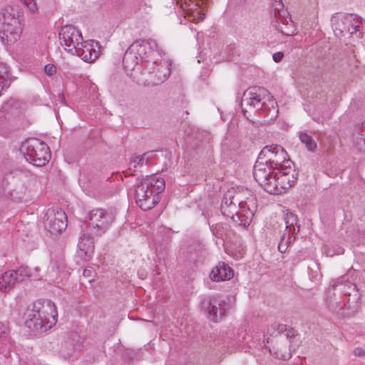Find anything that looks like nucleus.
Wrapping results in <instances>:
<instances>
[{
  "mask_svg": "<svg viewBox=\"0 0 365 365\" xmlns=\"http://www.w3.org/2000/svg\"><path fill=\"white\" fill-rule=\"evenodd\" d=\"M37 272L38 268H35V273H31L27 267H24V277H27L30 280H36L39 279V275Z\"/></svg>",
  "mask_w": 365,
  "mask_h": 365,
  "instance_id": "7c9ffc66",
  "label": "nucleus"
},
{
  "mask_svg": "<svg viewBox=\"0 0 365 365\" xmlns=\"http://www.w3.org/2000/svg\"><path fill=\"white\" fill-rule=\"evenodd\" d=\"M276 170L264 160L257 159L254 165L253 175L258 184L267 192V186L271 185Z\"/></svg>",
  "mask_w": 365,
  "mask_h": 365,
  "instance_id": "f3484780",
  "label": "nucleus"
},
{
  "mask_svg": "<svg viewBox=\"0 0 365 365\" xmlns=\"http://www.w3.org/2000/svg\"><path fill=\"white\" fill-rule=\"evenodd\" d=\"M3 109L9 116L19 117L21 115V103L19 101L11 99L4 104Z\"/></svg>",
  "mask_w": 365,
  "mask_h": 365,
  "instance_id": "5701e85b",
  "label": "nucleus"
},
{
  "mask_svg": "<svg viewBox=\"0 0 365 365\" xmlns=\"http://www.w3.org/2000/svg\"><path fill=\"white\" fill-rule=\"evenodd\" d=\"M247 129L250 135H261L262 130L265 129V123L250 121L247 125Z\"/></svg>",
  "mask_w": 365,
  "mask_h": 365,
  "instance_id": "bb28decb",
  "label": "nucleus"
},
{
  "mask_svg": "<svg viewBox=\"0 0 365 365\" xmlns=\"http://www.w3.org/2000/svg\"><path fill=\"white\" fill-rule=\"evenodd\" d=\"M284 56L283 53L282 52H277L273 54L272 58L276 62L278 63L282 61V58Z\"/></svg>",
  "mask_w": 365,
  "mask_h": 365,
  "instance_id": "f704fd0d",
  "label": "nucleus"
},
{
  "mask_svg": "<svg viewBox=\"0 0 365 365\" xmlns=\"http://www.w3.org/2000/svg\"><path fill=\"white\" fill-rule=\"evenodd\" d=\"M38 241V227L37 216L31 213L29 220H24V245L32 250L37 247Z\"/></svg>",
  "mask_w": 365,
  "mask_h": 365,
  "instance_id": "6ab92c4d",
  "label": "nucleus"
},
{
  "mask_svg": "<svg viewBox=\"0 0 365 365\" xmlns=\"http://www.w3.org/2000/svg\"><path fill=\"white\" fill-rule=\"evenodd\" d=\"M234 276L233 270L225 262H220L212 269L210 274V279L214 282L229 280Z\"/></svg>",
  "mask_w": 365,
  "mask_h": 365,
  "instance_id": "aec40b11",
  "label": "nucleus"
},
{
  "mask_svg": "<svg viewBox=\"0 0 365 365\" xmlns=\"http://www.w3.org/2000/svg\"><path fill=\"white\" fill-rule=\"evenodd\" d=\"M354 354L357 356H361L365 354V351L360 347H357L354 350Z\"/></svg>",
  "mask_w": 365,
  "mask_h": 365,
  "instance_id": "e433bc0d",
  "label": "nucleus"
},
{
  "mask_svg": "<svg viewBox=\"0 0 365 365\" xmlns=\"http://www.w3.org/2000/svg\"><path fill=\"white\" fill-rule=\"evenodd\" d=\"M278 30L284 35L292 36L295 34V28L294 22L289 19V20L284 19L282 21V26Z\"/></svg>",
  "mask_w": 365,
  "mask_h": 365,
  "instance_id": "cd10ccee",
  "label": "nucleus"
},
{
  "mask_svg": "<svg viewBox=\"0 0 365 365\" xmlns=\"http://www.w3.org/2000/svg\"><path fill=\"white\" fill-rule=\"evenodd\" d=\"M149 153H145L142 155H136L130 160V165L135 170L141 168L143 165H148L149 161Z\"/></svg>",
  "mask_w": 365,
  "mask_h": 365,
  "instance_id": "a878e982",
  "label": "nucleus"
},
{
  "mask_svg": "<svg viewBox=\"0 0 365 365\" xmlns=\"http://www.w3.org/2000/svg\"><path fill=\"white\" fill-rule=\"evenodd\" d=\"M202 310L206 313L207 318L214 322L221 321L226 315L228 305L225 300L220 299L215 296H210L201 302Z\"/></svg>",
  "mask_w": 365,
  "mask_h": 365,
  "instance_id": "4468645a",
  "label": "nucleus"
},
{
  "mask_svg": "<svg viewBox=\"0 0 365 365\" xmlns=\"http://www.w3.org/2000/svg\"><path fill=\"white\" fill-rule=\"evenodd\" d=\"M165 180L156 175L143 179L135 190L137 205L143 210L152 209L160 201L159 194L164 191Z\"/></svg>",
  "mask_w": 365,
  "mask_h": 365,
  "instance_id": "39448f33",
  "label": "nucleus"
},
{
  "mask_svg": "<svg viewBox=\"0 0 365 365\" xmlns=\"http://www.w3.org/2000/svg\"><path fill=\"white\" fill-rule=\"evenodd\" d=\"M286 150L280 145L272 144L266 145L259 154V159L264 160L276 171L284 168L285 170H290L292 162L287 158Z\"/></svg>",
  "mask_w": 365,
  "mask_h": 365,
  "instance_id": "9d476101",
  "label": "nucleus"
},
{
  "mask_svg": "<svg viewBox=\"0 0 365 365\" xmlns=\"http://www.w3.org/2000/svg\"><path fill=\"white\" fill-rule=\"evenodd\" d=\"M58 313L51 300H37L27 306L24 312V324L33 332H45L57 322Z\"/></svg>",
  "mask_w": 365,
  "mask_h": 365,
  "instance_id": "7ed1b4c3",
  "label": "nucleus"
},
{
  "mask_svg": "<svg viewBox=\"0 0 365 365\" xmlns=\"http://www.w3.org/2000/svg\"><path fill=\"white\" fill-rule=\"evenodd\" d=\"M24 5L26 6L29 11L31 14H36L38 7L36 0H24Z\"/></svg>",
  "mask_w": 365,
  "mask_h": 365,
  "instance_id": "c756f323",
  "label": "nucleus"
},
{
  "mask_svg": "<svg viewBox=\"0 0 365 365\" xmlns=\"http://www.w3.org/2000/svg\"><path fill=\"white\" fill-rule=\"evenodd\" d=\"M342 302H333L332 300L329 301V307L333 312H337L340 307H342Z\"/></svg>",
  "mask_w": 365,
  "mask_h": 365,
  "instance_id": "72a5a7b5",
  "label": "nucleus"
},
{
  "mask_svg": "<svg viewBox=\"0 0 365 365\" xmlns=\"http://www.w3.org/2000/svg\"><path fill=\"white\" fill-rule=\"evenodd\" d=\"M150 63L143 66L142 74L145 83L158 85L163 83L170 76L171 63L164 59L160 52H154Z\"/></svg>",
  "mask_w": 365,
  "mask_h": 365,
  "instance_id": "1a4fd4ad",
  "label": "nucleus"
},
{
  "mask_svg": "<svg viewBox=\"0 0 365 365\" xmlns=\"http://www.w3.org/2000/svg\"><path fill=\"white\" fill-rule=\"evenodd\" d=\"M212 234L223 240L228 239L230 236V227L227 224L217 223L211 227Z\"/></svg>",
  "mask_w": 365,
  "mask_h": 365,
  "instance_id": "b1692460",
  "label": "nucleus"
},
{
  "mask_svg": "<svg viewBox=\"0 0 365 365\" xmlns=\"http://www.w3.org/2000/svg\"><path fill=\"white\" fill-rule=\"evenodd\" d=\"M91 271L90 270H88V269H84L83 271V275L87 277V276H89V274H90Z\"/></svg>",
  "mask_w": 365,
  "mask_h": 365,
  "instance_id": "ea45409f",
  "label": "nucleus"
},
{
  "mask_svg": "<svg viewBox=\"0 0 365 365\" xmlns=\"http://www.w3.org/2000/svg\"><path fill=\"white\" fill-rule=\"evenodd\" d=\"M255 207V198L251 190L245 189L242 192H236L232 189L224 194L220 210L237 225L246 227L252 221Z\"/></svg>",
  "mask_w": 365,
  "mask_h": 365,
  "instance_id": "f257e3e1",
  "label": "nucleus"
},
{
  "mask_svg": "<svg viewBox=\"0 0 365 365\" xmlns=\"http://www.w3.org/2000/svg\"><path fill=\"white\" fill-rule=\"evenodd\" d=\"M6 327L4 324H0V337L2 336L3 334H5Z\"/></svg>",
  "mask_w": 365,
  "mask_h": 365,
  "instance_id": "4c0bfd02",
  "label": "nucleus"
},
{
  "mask_svg": "<svg viewBox=\"0 0 365 365\" xmlns=\"http://www.w3.org/2000/svg\"><path fill=\"white\" fill-rule=\"evenodd\" d=\"M299 137H305V138H307V137H311L310 135H309L307 133H301L299 134Z\"/></svg>",
  "mask_w": 365,
  "mask_h": 365,
  "instance_id": "58836bf2",
  "label": "nucleus"
},
{
  "mask_svg": "<svg viewBox=\"0 0 365 365\" xmlns=\"http://www.w3.org/2000/svg\"><path fill=\"white\" fill-rule=\"evenodd\" d=\"M294 170L290 165V170L288 171L284 168L277 170L274 178L272 179L271 185L267 186V192L270 194H281L291 187L295 182L296 178L294 175Z\"/></svg>",
  "mask_w": 365,
  "mask_h": 365,
  "instance_id": "ddd939ff",
  "label": "nucleus"
},
{
  "mask_svg": "<svg viewBox=\"0 0 365 365\" xmlns=\"http://www.w3.org/2000/svg\"><path fill=\"white\" fill-rule=\"evenodd\" d=\"M363 126L365 127V123H363Z\"/></svg>",
  "mask_w": 365,
  "mask_h": 365,
  "instance_id": "79ce46f5",
  "label": "nucleus"
},
{
  "mask_svg": "<svg viewBox=\"0 0 365 365\" xmlns=\"http://www.w3.org/2000/svg\"><path fill=\"white\" fill-rule=\"evenodd\" d=\"M101 47L97 41L92 40L81 41L76 48L75 55L81 58V59L87 63L95 61L100 55Z\"/></svg>",
  "mask_w": 365,
  "mask_h": 365,
  "instance_id": "a211bd4d",
  "label": "nucleus"
},
{
  "mask_svg": "<svg viewBox=\"0 0 365 365\" xmlns=\"http://www.w3.org/2000/svg\"><path fill=\"white\" fill-rule=\"evenodd\" d=\"M272 7L274 10V14H280V11L283 10L284 4L282 3V0H273Z\"/></svg>",
  "mask_w": 365,
  "mask_h": 365,
  "instance_id": "2f4dec72",
  "label": "nucleus"
},
{
  "mask_svg": "<svg viewBox=\"0 0 365 365\" xmlns=\"http://www.w3.org/2000/svg\"><path fill=\"white\" fill-rule=\"evenodd\" d=\"M44 73L48 76H52L56 72V68L53 64L48 63L44 66Z\"/></svg>",
  "mask_w": 365,
  "mask_h": 365,
  "instance_id": "473e14b6",
  "label": "nucleus"
},
{
  "mask_svg": "<svg viewBox=\"0 0 365 365\" xmlns=\"http://www.w3.org/2000/svg\"><path fill=\"white\" fill-rule=\"evenodd\" d=\"M351 286L353 287L354 289H355L356 288V285H354V284H351Z\"/></svg>",
  "mask_w": 365,
  "mask_h": 365,
  "instance_id": "a19ab883",
  "label": "nucleus"
},
{
  "mask_svg": "<svg viewBox=\"0 0 365 365\" xmlns=\"http://www.w3.org/2000/svg\"><path fill=\"white\" fill-rule=\"evenodd\" d=\"M335 36L346 44H354L361 36L362 19L352 14L336 13L331 19Z\"/></svg>",
  "mask_w": 365,
  "mask_h": 365,
  "instance_id": "20e7f679",
  "label": "nucleus"
},
{
  "mask_svg": "<svg viewBox=\"0 0 365 365\" xmlns=\"http://www.w3.org/2000/svg\"><path fill=\"white\" fill-rule=\"evenodd\" d=\"M18 272L14 270L6 272L0 279V289L4 292H9L16 282Z\"/></svg>",
  "mask_w": 365,
  "mask_h": 365,
  "instance_id": "412c9836",
  "label": "nucleus"
},
{
  "mask_svg": "<svg viewBox=\"0 0 365 365\" xmlns=\"http://www.w3.org/2000/svg\"><path fill=\"white\" fill-rule=\"evenodd\" d=\"M58 36L61 45L64 49L75 55L76 48L83 40L81 32L73 26L65 25L61 27Z\"/></svg>",
  "mask_w": 365,
  "mask_h": 365,
  "instance_id": "2eb2a0df",
  "label": "nucleus"
},
{
  "mask_svg": "<svg viewBox=\"0 0 365 365\" xmlns=\"http://www.w3.org/2000/svg\"><path fill=\"white\" fill-rule=\"evenodd\" d=\"M88 218L89 223L81 225L82 234L79 237L78 247L87 254L93 252L94 242L108 229L115 220V215L110 211L104 209L91 210Z\"/></svg>",
  "mask_w": 365,
  "mask_h": 365,
  "instance_id": "f03ea898",
  "label": "nucleus"
},
{
  "mask_svg": "<svg viewBox=\"0 0 365 365\" xmlns=\"http://www.w3.org/2000/svg\"><path fill=\"white\" fill-rule=\"evenodd\" d=\"M273 328L276 329L279 333H282L286 331V325L284 324H273Z\"/></svg>",
  "mask_w": 365,
  "mask_h": 365,
  "instance_id": "c9c22d12",
  "label": "nucleus"
},
{
  "mask_svg": "<svg viewBox=\"0 0 365 365\" xmlns=\"http://www.w3.org/2000/svg\"><path fill=\"white\" fill-rule=\"evenodd\" d=\"M44 230L52 236L61 235L67 227V217L64 211L57 207L47 209L42 217Z\"/></svg>",
  "mask_w": 365,
  "mask_h": 365,
  "instance_id": "9b49d317",
  "label": "nucleus"
},
{
  "mask_svg": "<svg viewBox=\"0 0 365 365\" xmlns=\"http://www.w3.org/2000/svg\"><path fill=\"white\" fill-rule=\"evenodd\" d=\"M21 14L17 6H8L0 11V39L3 43L12 44L23 31Z\"/></svg>",
  "mask_w": 365,
  "mask_h": 365,
  "instance_id": "0eeeda50",
  "label": "nucleus"
},
{
  "mask_svg": "<svg viewBox=\"0 0 365 365\" xmlns=\"http://www.w3.org/2000/svg\"><path fill=\"white\" fill-rule=\"evenodd\" d=\"M297 216L291 212L284 215L285 230L284 232L297 235L299 232V225L297 223Z\"/></svg>",
  "mask_w": 365,
  "mask_h": 365,
  "instance_id": "4be33fe9",
  "label": "nucleus"
},
{
  "mask_svg": "<svg viewBox=\"0 0 365 365\" xmlns=\"http://www.w3.org/2000/svg\"><path fill=\"white\" fill-rule=\"evenodd\" d=\"M302 143L305 145L309 151H314L317 148V143L314 138H300Z\"/></svg>",
  "mask_w": 365,
  "mask_h": 365,
  "instance_id": "c85d7f7f",
  "label": "nucleus"
},
{
  "mask_svg": "<svg viewBox=\"0 0 365 365\" xmlns=\"http://www.w3.org/2000/svg\"><path fill=\"white\" fill-rule=\"evenodd\" d=\"M243 102L256 110H260L270 115L272 120L277 116V103L269 91L262 87L249 88L244 93Z\"/></svg>",
  "mask_w": 365,
  "mask_h": 365,
  "instance_id": "6e6552de",
  "label": "nucleus"
},
{
  "mask_svg": "<svg viewBox=\"0 0 365 365\" xmlns=\"http://www.w3.org/2000/svg\"><path fill=\"white\" fill-rule=\"evenodd\" d=\"M35 143L28 145L24 153V158L30 164L36 167L45 165L50 160L51 154L48 146L38 138H33Z\"/></svg>",
  "mask_w": 365,
  "mask_h": 365,
  "instance_id": "f8f14e48",
  "label": "nucleus"
},
{
  "mask_svg": "<svg viewBox=\"0 0 365 365\" xmlns=\"http://www.w3.org/2000/svg\"><path fill=\"white\" fill-rule=\"evenodd\" d=\"M154 52H160L157 42L153 39L137 40L134 41L125 53L123 64L128 70L138 69L139 62L141 66L150 63Z\"/></svg>",
  "mask_w": 365,
  "mask_h": 365,
  "instance_id": "423d86ee",
  "label": "nucleus"
},
{
  "mask_svg": "<svg viewBox=\"0 0 365 365\" xmlns=\"http://www.w3.org/2000/svg\"><path fill=\"white\" fill-rule=\"evenodd\" d=\"M291 234L292 233L288 234L287 232H283L278 244V250L281 253H284L290 245L294 241L295 235L291 236Z\"/></svg>",
  "mask_w": 365,
  "mask_h": 365,
  "instance_id": "393cba45",
  "label": "nucleus"
},
{
  "mask_svg": "<svg viewBox=\"0 0 365 365\" xmlns=\"http://www.w3.org/2000/svg\"><path fill=\"white\" fill-rule=\"evenodd\" d=\"M208 0H179L178 4L185 13V16L190 21H202L205 14L204 8Z\"/></svg>",
  "mask_w": 365,
  "mask_h": 365,
  "instance_id": "dca6fc26",
  "label": "nucleus"
}]
</instances>
